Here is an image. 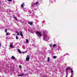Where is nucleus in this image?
I'll return each mask as SVG.
<instances>
[{"instance_id":"obj_1","label":"nucleus","mask_w":77,"mask_h":77,"mask_svg":"<svg viewBox=\"0 0 77 77\" xmlns=\"http://www.w3.org/2000/svg\"><path fill=\"white\" fill-rule=\"evenodd\" d=\"M47 33H48V32H47V30H45L44 32L43 37V39L44 41H48V39H49L50 38V36H49L47 34Z\"/></svg>"},{"instance_id":"obj_2","label":"nucleus","mask_w":77,"mask_h":77,"mask_svg":"<svg viewBox=\"0 0 77 77\" xmlns=\"http://www.w3.org/2000/svg\"><path fill=\"white\" fill-rule=\"evenodd\" d=\"M38 3L39 2H36L35 3H32L30 8L31 9H33V7H35V6H37Z\"/></svg>"},{"instance_id":"obj_3","label":"nucleus","mask_w":77,"mask_h":77,"mask_svg":"<svg viewBox=\"0 0 77 77\" xmlns=\"http://www.w3.org/2000/svg\"><path fill=\"white\" fill-rule=\"evenodd\" d=\"M36 34L38 37H41L42 36V35L41 34V32L38 31H37L36 32Z\"/></svg>"},{"instance_id":"obj_4","label":"nucleus","mask_w":77,"mask_h":77,"mask_svg":"<svg viewBox=\"0 0 77 77\" xmlns=\"http://www.w3.org/2000/svg\"><path fill=\"white\" fill-rule=\"evenodd\" d=\"M68 69H70L71 70V74L72 75H73V70H72V69H71L69 67H68L66 68V71H68Z\"/></svg>"},{"instance_id":"obj_5","label":"nucleus","mask_w":77,"mask_h":77,"mask_svg":"<svg viewBox=\"0 0 77 77\" xmlns=\"http://www.w3.org/2000/svg\"><path fill=\"white\" fill-rule=\"evenodd\" d=\"M30 59V56L29 55H27L26 58V61H29V60Z\"/></svg>"},{"instance_id":"obj_6","label":"nucleus","mask_w":77,"mask_h":77,"mask_svg":"<svg viewBox=\"0 0 77 77\" xmlns=\"http://www.w3.org/2000/svg\"><path fill=\"white\" fill-rule=\"evenodd\" d=\"M28 24H30V25H31V26H32V25L33 24V22H28Z\"/></svg>"},{"instance_id":"obj_7","label":"nucleus","mask_w":77,"mask_h":77,"mask_svg":"<svg viewBox=\"0 0 77 77\" xmlns=\"http://www.w3.org/2000/svg\"><path fill=\"white\" fill-rule=\"evenodd\" d=\"M20 36H21L22 37H23V33L22 32H20Z\"/></svg>"},{"instance_id":"obj_8","label":"nucleus","mask_w":77,"mask_h":77,"mask_svg":"<svg viewBox=\"0 0 77 77\" xmlns=\"http://www.w3.org/2000/svg\"><path fill=\"white\" fill-rule=\"evenodd\" d=\"M19 76V77H20V76H24V74H22L21 75H17Z\"/></svg>"},{"instance_id":"obj_9","label":"nucleus","mask_w":77,"mask_h":77,"mask_svg":"<svg viewBox=\"0 0 77 77\" xmlns=\"http://www.w3.org/2000/svg\"><path fill=\"white\" fill-rule=\"evenodd\" d=\"M55 0H50L51 2H55Z\"/></svg>"},{"instance_id":"obj_10","label":"nucleus","mask_w":77,"mask_h":77,"mask_svg":"<svg viewBox=\"0 0 77 77\" xmlns=\"http://www.w3.org/2000/svg\"><path fill=\"white\" fill-rule=\"evenodd\" d=\"M18 52L19 53H20V54H21V51H20V50L19 49H18Z\"/></svg>"},{"instance_id":"obj_11","label":"nucleus","mask_w":77,"mask_h":77,"mask_svg":"<svg viewBox=\"0 0 77 77\" xmlns=\"http://www.w3.org/2000/svg\"><path fill=\"white\" fill-rule=\"evenodd\" d=\"M10 47L11 48H12L13 47V45L12 44H10Z\"/></svg>"},{"instance_id":"obj_12","label":"nucleus","mask_w":77,"mask_h":77,"mask_svg":"<svg viewBox=\"0 0 77 77\" xmlns=\"http://www.w3.org/2000/svg\"><path fill=\"white\" fill-rule=\"evenodd\" d=\"M4 10V8H1V9H0V11H3Z\"/></svg>"},{"instance_id":"obj_13","label":"nucleus","mask_w":77,"mask_h":77,"mask_svg":"<svg viewBox=\"0 0 77 77\" xmlns=\"http://www.w3.org/2000/svg\"><path fill=\"white\" fill-rule=\"evenodd\" d=\"M24 3H23L22 5H21V6L22 8H24Z\"/></svg>"},{"instance_id":"obj_14","label":"nucleus","mask_w":77,"mask_h":77,"mask_svg":"<svg viewBox=\"0 0 77 77\" xmlns=\"http://www.w3.org/2000/svg\"><path fill=\"white\" fill-rule=\"evenodd\" d=\"M11 58L12 59H15V57H14V56H12V57H11Z\"/></svg>"},{"instance_id":"obj_15","label":"nucleus","mask_w":77,"mask_h":77,"mask_svg":"<svg viewBox=\"0 0 77 77\" xmlns=\"http://www.w3.org/2000/svg\"><path fill=\"white\" fill-rule=\"evenodd\" d=\"M14 20H18V19H17V18H16V17L15 16H14Z\"/></svg>"},{"instance_id":"obj_16","label":"nucleus","mask_w":77,"mask_h":77,"mask_svg":"<svg viewBox=\"0 0 77 77\" xmlns=\"http://www.w3.org/2000/svg\"><path fill=\"white\" fill-rule=\"evenodd\" d=\"M49 61H50V57H48V62H49Z\"/></svg>"},{"instance_id":"obj_17","label":"nucleus","mask_w":77,"mask_h":77,"mask_svg":"<svg viewBox=\"0 0 77 77\" xmlns=\"http://www.w3.org/2000/svg\"><path fill=\"white\" fill-rule=\"evenodd\" d=\"M56 56H54L53 57V59H56Z\"/></svg>"},{"instance_id":"obj_18","label":"nucleus","mask_w":77,"mask_h":77,"mask_svg":"<svg viewBox=\"0 0 77 77\" xmlns=\"http://www.w3.org/2000/svg\"><path fill=\"white\" fill-rule=\"evenodd\" d=\"M66 77H68L67 76L68 75V71H67L66 72Z\"/></svg>"},{"instance_id":"obj_19","label":"nucleus","mask_w":77,"mask_h":77,"mask_svg":"<svg viewBox=\"0 0 77 77\" xmlns=\"http://www.w3.org/2000/svg\"><path fill=\"white\" fill-rule=\"evenodd\" d=\"M26 43H28V42H29V40H28V39H26Z\"/></svg>"},{"instance_id":"obj_20","label":"nucleus","mask_w":77,"mask_h":77,"mask_svg":"<svg viewBox=\"0 0 77 77\" xmlns=\"http://www.w3.org/2000/svg\"><path fill=\"white\" fill-rule=\"evenodd\" d=\"M45 20H43V21H42V24H43V23H45Z\"/></svg>"},{"instance_id":"obj_21","label":"nucleus","mask_w":77,"mask_h":77,"mask_svg":"<svg viewBox=\"0 0 77 77\" xmlns=\"http://www.w3.org/2000/svg\"><path fill=\"white\" fill-rule=\"evenodd\" d=\"M28 12H29L30 14H32V11H31L30 10H29L28 11Z\"/></svg>"},{"instance_id":"obj_22","label":"nucleus","mask_w":77,"mask_h":77,"mask_svg":"<svg viewBox=\"0 0 77 77\" xmlns=\"http://www.w3.org/2000/svg\"><path fill=\"white\" fill-rule=\"evenodd\" d=\"M53 48H54V47H56V44H54L53 45Z\"/></svg>"},{"instance_id":"obj_23","label":"nucleus","mask_w":77,"mask_h":77,"mask_svg":"<svg viewBox=\"0 0 77 77\" xmlns=\"http://www.w3.org/2000/svg\"><path fill=\"white\" fill-rule=\"evenodd\" d=\"M7 30H8V29H5V32H7Z\"/></svg>"},{"instance_id":"obj_24","label":"nucleus","mask_w":77,"mask_h":77,"mask_svg":"<svg viewBox=\"0 0 77 77\" xmlns=\"http://www.w3.org/2000/svg\"><path fill=\"white\" fill-rule=\"evenodd\" d=\"M16 39H18V36H17V35L16 36Z\"/></svg>"},{"instance_id":"obj_25","label":"nucleus","mask_w":77,"mask_h":77,"mask_svg":"<svg viewBox=\"0 0 77 77\" xmlns=\"http://www.w3.org/2000/svg\"><path fill=\"white\" fill-rule=\"evenodd\" d=\"M17 21H21V20L17 19Z\"/></svg>"},{"instance_id":"obj_26","label":"nucleus","mask_w":77,"mask_h":77,"mask_svg":"<svg viewBox=\"0 0 77 77\" xmlns=\"http://www.w3.org/2000/svg\"><path fill=\"white\" fill-rule=\"evenodd\" d=\"M8 2H12V0H7Z\"/></svg>"},{"instance_id":"obj_27","label":"nucleus","mask_w":77,"mask_h":77,"mask_svg":"<svg viewBox=\"0 0 77 77\" xmlns=\"http://www.w3.org/2000/svg\"><path fill=\"white\" fill-rule=\"evenodd\" d=\"M50 47H52V46H53V45L52 44H50L49 45Z\"/></svg>"},{"instance_id":"obj_28","label":"nucleus","mask_w":77,"mask_h":77,"mask_svg":"<svg viewBox=\"0 0 77 77\" xmlns=\"http://www.w3.org/2000/svg\"><path fill=\"white\" fill-rule=\"evenodd\" d=\"M16 33H18V31H16Z\"/></svg>"},{"instance_id":"obj_29","label":"nucleus","mask_w":77,"mask_h":77,"mask_svg":"<svg viewBox=\"0 0 77 77\" xmlns=\"http://www.w3.org/2000/svg\"><path fill=\"white\" fill-rule=\"evenodd\" d=\"M6 35H9V33H6Z\"/></svg>"},{"instance_id":"obj_30","label":"nucleus","mask_w":77,"mask_h":77,"mask_svg":"<svg viewBox=\"0 0 77 77\" xmlns=\"http://www.w3.org/2000/svg\"><path fill=\"white\" fill-rule=\"evenodd\" d=\"M19 68H21V66H19Z\"/></svg>"},{"instance_id":"obj_31","label":"nucleus","mask_w":77,"mask_h":77,"mask_svg":"<svg viewBox=\"0 0 77 77\" xmlns=\"http://www.w3.org/2000/svg\"><path fill=\"white\" fill-rule=\"evenodd\" d=\"M73 75H71V76H70V77H73Z\"/></svg>"},{"instance_id":"obj_32","label":"nucleus","mask_w":77,"mask_h":77,"mask_svg":"<svg viewBox=\"0 0 77 77\" xmlns=\"http://www.w3.org/2000/svg\"><path fill=\"white\" fill-rule=\"evenodd\" d=\"M17 35L18 36V35H20V34L19 33H18L17 34Z\"/></svg>"},{"instance_id":"obj_33","label":"nucleus","mask_w":77,"mask_h":77,"mask_svg":"<svg viewBox=\"0 0 77 77\" xmlns=\"http://www.w3.org/2000/svg\"><path fill=\"white\" fill-rule=\"evenodd\" d=\"M66 55V54H65L63 55V56H65Z\"/></svg>"},{"instance_id":"obj_34","label":"nucleus","mask_w":77,"mask_h":77,"mask_svg":"<svg viewBox=\"0 0 77 77\" xmlns=\"http://www.w3.org/2000/svg\"><path fill=\"white\" fill-rule=\"evenodd\" d=\"M63 57V56H62L61 57H60V58H62Z\"/></svg>"},{"instance_id":"obj_35","label":"nucleus","mask_w":77,"mask_h":77,"mask_svg":"<svg viewBox=\"0 0 77 77\" xmlns=\"http://www.w3.org/2000/svg\"><path fill=\"white\" fill-rule=\"evenodd\" d=\"M66 55H68V54L66 53Z\"/></svg>"},{"instance_id":"obj_36","label":"nucleus","mask_w":77,"mask_h":77,"mask_svg":"<svg viewBox=\"0 0 77 77\" xmlns=\"http://www.w3.org/2000/svg\"><path fill=\"white\" fill-rule=\"evenodd\" d=\"M1 47V44L0 43V48Z\"/></svg>"},{"instance_id":"obj_37","label":"nucleus","mask_w":77,"mask_h":77,"mask_svg":"<svg viewBox=\"0 0 77 77\" xmlns=\"http://www.w3.org/2000/svg\"><path fill=\"white\" fill-rule=\"evenodd\" d=\"M33 47H35V45H33Z\"/></svg>"},{"instance_id":"obj_38","label":"nucleus","mask_w":77,"mask_h":77,"mask_svg":"<svg viewBox=\"0 0 77 77\" xmlns=\"http://www.w3.org/2000/svg\"><path fill=\"white\" fill-rule=\"evenodd\" d=\"M33 13L34 14H35V12H33Z\"/></svg>"},{"instance_id":"obj_39","label":"nucleus","mask_w":77,"mask_h":77,"mask_svg":"<svg viewBox=\"0 0 77 77\" xmlns=\"http://www.w3.org/2000/svg\"><path fill=\"white\" fill-rule=\"evenodd\" d=\"M0 9H1V8H0Z\"/></svg>"},{"instance_id":"obj_40","label":"nucleus","mask_w":77,"mask_h":77,"mask_svg":"<svg viewBox=\"0 0 77 77\" xmlns=\"http://www.w3.org/2000/svg\"><path fill=\"white\" fill-rule=\"evenodd\" d=\"M0 3H1V2H0Z\"/></svg>"},{"instance_id":"obj_41","label":"nucleus","mask_w":77,"mask_h":77,"mask_svg":"<svg viewBox=\"0 0 77 77\" xmlns=\"http://www.w3.org/2000/svg\"><path fill=\"white\" fill-rule=\"evenodd\" d=\"M33 14V15H34L35 14Z\"/></svg>"},{"instance_id":"obj_42","label":"nucleus","mask_w":77,"mask_h":77,"mask_svg":"<svg viewBox=\"0 0 77 77\" xmlns=\"http://www.w3.org/2000/svg\"><path fill=\"white\" fill-rule=\"evenodd\" d=\"M1 28L0 27V29Z\"/></svg>"},{"instance_id":"obj_43","label":"nucleus","mask_w":77,"mask_h":77,"mask_svg":"<svg viewBox=\"0 0 77 77\" xmlns=\"http://www.w3.org/2000/svg\"><path fill=\"white\" fill-rule=\"evenodd\" d=\"M15 62H16V61H15Z\"/></svg>"}]
</instances>
